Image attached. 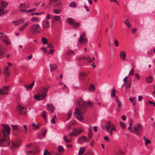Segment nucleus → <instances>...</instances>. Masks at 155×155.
Listing matches in <instances>:
<instances>
[{"mask_svg": "<svg viewBox=\"0 0 155 155\" xmlns=\"http://www.w3.org/2000/svg\"><path fill=\"white\" fill-rule=\"evenodd\" d=\"M120 124L121 127H122L123 129H124L125 128V124L124 122H120Z\"/></svg>", "mask_w": 155, "mask_h": 155, "instance_id": "50", "label": "nucleus"}, {"mask_svg": "<svg viewBox=\"0 0 155 155\" xmlns=\"http://www.w3.org/2000/svg\"><path fill=\"white\" fill-rule=\"evenodd\" d=\"M78 129L79 132H78V133L77 134H79L83 132L84 131L83 128L82 127H81L79 128H78Z\"/></svg>", "mask_w": 155, "mask_h": 155, "instance_id": "46", "label": "nucleus"}, {"mask_svg": "<svg viewBox=\"0 0 155 155\" xmlns=\"http://www.w3.org/2000/svg\"><path fill=\"white\" fill-rule=\"evenodd\" d=\"M88 140V139L85 137L83 136L81 137L78 140V142L81 143L84 142H86Z\"/></svg>", "mask_w": 155, "mask_h": 155, "instance_id": "20", "label": "nucleus"}, {"mask_svg": "<svg viewBox=\"0 0 155 155\" xmlns=\"http://www.w3.org/2000/svg\"><path fill=\"white\" fill-rule=\"evenodd\" d=\"M85 109H84L82 106H80L79 108H76L74 110V112L75 117L80 121L82 120L84 118L82 115L83 110L84 111Z\"/></svg>", "mask_w": 155, "mask_h": 155, "instance_id": "1", "label": "nucleus"}, {"mask_svg": "<svg viewBox=\"0 0 155 155\" xmlns=\"http://www.w3.org/2000/svg\"><path fill=\"white\" fill-rule=\"evenodd\" d=\"M43 154L44 155H51L50 153L46 149L44 150Z\"/></svg>", "mask_w": 155, "mask_h": 155, "instance_id": "45", "label": "nucleus"}, {"mask_svg": "<svg viewBox=\"0 0 155 155\" xmlns=\"http://www.w3.org/2000/svg\"><path fill=\"white\" fill-rule=\"evenodd\" d=\"M2 125L3 127L2 129V135L8 136L10 133V128L9 126L7 124H3Z\"/></svg>", "mask_w": 155, "mask_h": 155, "instance_id": "6", "label": "nucleus"}, {"mask_svg": "<svg viewBox=\"0 0 155 155\" xmlns=\"http://www.w3.org/2000/svg\"><path fill=\"white\" fill-rule=\"evenodd\" d=\"M4 74L7 76H9L10 74V72L9 71V68L7 66L4 69Z\"/></svg>", "mask_w": 155, "mask_h": 155, "instance_id": "24", "label": "nucleus"}, {"mask_svg": "<svg viewBox=\"0 0 155 155\" xmlns=\"http://www.w3.org/2000/svg\"><path fill=\"white\" fill-rule=\"evenodd\" d=\"M41 25L43 30H47L50 26V22L47 19L43 20L41 23Z\"/></svg>", "mask_w": 155, "mask_h": 155, "instance_id": "7", "label": "nucleus"}, {"mask_svg": "<svg viewBox=\"0 0 155 155\" xmlns=\"http://www.w3.org/2000/svg\"><path fill=\"white\" fill-rule=\"evenodd\" d=\"M17 21H13L12 22V23L13 25H14L16 26L18 25V23Z\"/></svg>", "mask_w": 155, "mask_h": 155, "instance_id": "61", "label": "nucleus"}, {"mask_svg": "<svg viewBox=\"0 0 155 155\" xmlns=\"http://www.w3.org/2000/svg\"><path fill=\"white\" fill-rule=\"evenodd\" d=\"M115 99L118 105V107H120L121 106V104L120 101L119 100L117 97L115 98Z\"/></svg>", "mask_w": 155, "mask_h": 155, "instance_id": "37", "label": "nucleus"}, {"mask_svg": "<svg viewBox=\"0 0 155 155\" xmlns=\"http://www.w3.org/2000/svg\"><path fill=\"white\" fill-rule=\"evenodd\" d=\"M78 132V128H73L72 129V132L70 134H69V136H72L73 137H76L79 134H77Z\"/></svg>", "mask_w": 155, "mask_h": 155, "instance_id": "17", "label": "nucleus"}, {"mask_svg": "<svg viewBox=\"0 0 155 155\" xmlns=\"http://www.w3.org/2000/svg\"><path fill=\"white\" fill-rule=\"evenodd\" d=\"M36 8H34L32 9L27 10H22V11H23V12H34L36 10Z\"/></svg>", "mask_w": 155, "mask_h": 155, "instance_id": "33", "label": "nucleus"}, {"mask_svg": "<svg viewBox=\"0 0 155 155\" xmlns=\"http://www.w3.org/2000/svg\"><path fill=\"white\" fill-rule=\"evenodd\" d=\"M53 12L56 14H60L61 12V10L60 9H54L53 10Z\"/></svg>", "mask_w": 155, "mask_h": 155, "instance_id": "38", "label": "nucleus"}, {"mask_svg": "<svg viewBox=\"0 0 155 155\" xmlns=\"http://www.w3.org/2000/svg\"><path fill=\"white\" fill-rule=\"evenodd\" d=\"M81 25L80 23H77L73 25V27L74 28H76L80 26Z\"/></svg>", "mask_w": 155, "mask_h": 155, "instance_id": "48", "label": "nucleus"}, {"mask_svg": "<svg viewBox=\"0 0 155 155\" xmlns=\"http://www.w3.org/2000/svg\"><path fill=\"white\" fill-rule=\"evenodd\" d=\"M145 144L146 145H148L149 143H151V141L149 139H146L145 140Z\"/></svg>", "mask_w": 155, "mask_h": 155, "instance_id": "56", "label": "nucleus"}, {"mask_svg": "<svg viewBox=\"0 0 155 155\" xmlns=\"http://www.w3.org/2000/svg\"><path fill=\"white\" fill-rule=\"evenodd\" d=\"M25 21V20L23 19H21L17 20L18 25L22 24Z\"/></svg>", "mask_w": 155, "mask_h": 155, "instance_id": "42", "label": "nucleus"}, {"mask_svg": "<svg viewBox=\"0 0 155 155\" xmlns=\"http://www.w3.org/2000/svg\"><path fill=\"white\" fill-rule=\"evenodd\" d=\"M85 148L84 147H81L80 148L79 151V155H82L84 152Z\"/></svg>", "mask_w": 155, "mask_h": 155, "instance_id": "28", "label": "nucleus"}, {"mask_svg": "<svg viewBox=\"0 0 155 155\" xmlns=\"http://www.w3.org/2000/svg\"><path fill=\"white\" fill-rule=\"evenodd\" d=\"M57 152H55L53 153L54 155H61L64 152V149L62 146H58L57 148Z\"/></svg>", "mask_w": 155, "mask_h": 155, "instance_id": "12", "label": "nucleus"}, {"mask_svg": "<svg viewBox=\"0 0 155 155\" xmlns=\"http://www.w3.org/2000/svg\"><path fill=\"white\" fill-rule=\"evenodd\" d=\"M79 104L80 106H82L84 109H85V107L87 105L90 106V107H92L94 106V103L89 101L86 102L82 99H81L79 102Z\"/></svg>", "mask_w": 155, "mask_h": 155, "instance_id": "9", "label": "nucleus"}, {"mask_svg": "<svg viewBox=\"0 0 155 155\" xmlns=\"http://www.w3.org/2000/svg\"><path fill=\"white\" fill-rule=\"evenodd\" d=\"M89 89L90 91H94L95 90V87L93 84H91L90 85Z\"/></svg>", "mask_w": 155, "mask_h": 155, "instance_id": "34", "label": "nucleus"}, {"mask_svg": "<svg viewBox=\"0 0 155 155\" xmlns=\"http://www.w3.org/2000/svg\"><path fill=\"white\" fill-rule=\"evenodd\" d=\"M41 115L46 120V117H47L46 115V112L45 111H43L41 114Z\"/></svg>", "mask_w": 155, "mask_h": 155, "instance_id": "39", "label": "nucleus"}, {"mask_svg": "<svg viewBox=\"0 0 155 155\" xmlns=\"http://www.w3.org/2000/svg\"><path fill=\"white\" fill-rule=\"evenodd\" d=\"M40 28L38 24H33L30 27L29 31L33 34L39 33L41 32Z\"/></svg>", "mask_w": 155, "mask_h": 155, "instance_id": "3", "label": "nucleus"}, {"mask_svg": "<svg viewBox=\"0 0 155 155\" xmlns=\"http://www.w3.org/2000/svg\"><path fill=\"white\" fill-rule=\"evenodd\" d=\"M64 140L66 143H69L71 142V140L67 139V137L65 136H64Z\"/></svg>", "mask_w": 155, "mask_h": 155, "instance_id": "47", "label": "nucleus"}, {"mask_svg": "<svg viewBox=\"0 0 155 155\" xmlns=\"http://www.w3.org/2000/svg\"><path fill=\"white\" fill-rule=\"evenodd\" d=\"M61 2H54L53 4V6L54 7L58 8L61 5Z\"/></svg>", "mask_w": 155, "mask_h": 155, "instance_id": "32", "label": "nucleus"}, {"mask_svg": "<svg viewBox=\"0 0 155 155\" xmlns=\"http://www.w3.org/2000/svg\"><path fill=\"white\" fill-rule=\"evenodd\" d=\"M30 6V5L28 3H21L19 5V8L20 9V11L21 12H23L22 10H26L25 8H28Z\"/></svg>", "mask_w": 155, "mask_h": 155, "instance_id": "13", "label": "nucleus"}, {"mask_svg": "<svg viewBox=\"0 0 155 155\" xmlns=\"http://www.w3.org/2000/svg\"><path fill=\"white\" fill-rule=\"evenodd\" d=\"M46 107L47 109L51 111V113H53L54 110V108L53 105L51 104H47Z\"/></svg>", "mask_w": 155, "mask_h": 155, "instance_id": "21", "label": "nucleus"}, {"mask_svg": "<svg viewBox=\"0 0 155 155\" xmlns=\"http://www.w3.org/2000/svg\"><path fill=\"white\" fill-rule=\"evenodd\" d=\"M114 44L115 45L116 47H118L119 45V43L118 41H117L116 39H114Z\"/></svg>", "mask_w": 155, "mask_h": 155, "instance_id": "54", "label": "nucleus"}, {"mask_svg": "<svg viewBox=\"0 0 155 155\" xmlns=\"http://www.w3.org/2000/svg\"><path fill=\"white\" fill-rule=\"evenodd\" d=\"M54 19L55 21H58L60 20V17L59 15L54 16Z\"/></svg>", "mask_w": 155, "mask_h": 155, "instance_id": "43", "label": "nucleus"}, {"mask_svg": "<svg viewBox=\"0 0 155 155\" xmlns=\"http://www.w3.org/2000/svg\"><path fill=\"white\" fill-rule=\"evenodd\" d=\"M105 128L110 136H112L113 135V131L116 130L115 127L110 121H107L106 123Z\"/></svg>", "mask_w": 155, "mask_h": 155, "instance_id": "4", "label": "nucleus"}, {"mask_svg": "<svg viewBox=\"0 0 155 155\" xmlns=\"http://www.w3.org/2000/svg\"><path fill=\"white\" fill-rule=\"evenodd\" d=\"M12 145H20L21 144V141L19 140H18L15 141H12Z\"/></svg>", "mask_w": 155, "mask_h": 155, "instance_id": "22", "label": "nucleus"}, {"mask_svg": "<svg viewBox=\"0 0 155 155\" xmlns=\"http://www.w3.org/2000/svg\"><path fill=\"white\" fill-rule=\"evenodd\" d=\"M117 155H125L124 153L121 150L119 151L117 153Z\"/></svg>", "mask_w": 155, "mask_h": 155, "instance_id": "53", "label": "nucleus"}, {"mask_svg": "<svg viewBox=\"0 0 155 155\" xmlns=\"http://www.w3.org/2000/svg\"><path fill=\"white\" fill-rule=\"evenodd\" d=\"M129 123L130 125V127H132L133 123V121L132 119H130L129 120Z\"/></svg>", "mask_w": 155, "mask_h": 155, "instance_id": "58", "label": "nucleus"}, {"mask_svg": "<svg viewBox=\"0 0 155 155\" xmlns=\"http://www.w3.org/2000/svg\"><path fill=\"white\" fill-rule=\"evenodd\" d=\"M72 113V111L71 110H70L68 113V117L67 119H68L69 118H70L71 116V114Z\"/></svg>", "mask_w": 155, "mask_h": 155, "instance_id": "63", "label": "nucleus"}, {"mask_svg": "<svg viewBox=\"0 0 155 155\" xmlns=\"http://www.w3.org/2000/svg\"><path fill=\"white\" fill-rule=\"evenodd\" d=\"M39 148L37 146H36L33 148V150H30L28 152L26 151V153L27 154H28V153H30L35 154L39 152Z\"/></svg>", "mask_w": 155, "mask_h": 155, "instance_id": "15", "label": "nucleus"}, {"mask_svg": "<svg viewBox=\"0 0 155 155\" xmlns=\"http://www.w3.org/2000/svg\"><path fill=\"white\" fill-rule=\"evenodd\" d=\"M135 100V97H131L129 98V100L131 101V103H132Z\"/></svg>", "mask_w": 155, "mask_h": 155, "instance_id": "62", "label": "nucleus"}, {"mask_svg": "<svg viewBox=\"0 0 155 155\" xmlns=\"http://www.w3.org/2000/svg\"><path fill=\"white\" fill-rule=\"evenodd\" d=\"M41 41L44 45H45L47 43V39L45 37L42 38Z\"/></svg>", "mask_w": 155, "mask_h": 155, "instance_id": "36", "label": "nucleus"}, {"mask_svg": "<svg viewBox=\"0 0 155 155\" xmlns=\"http://www.w3.org/2000/svg\"><path fill=\"white\" fill-rule=\"evenodd\" d=\"M146 81L147 83H151L153 81V78L151 76H149V77L146 78Z\"/></svg>", "mask_w": 155, "mask_h": 155, "instance_id": "29", "label": "nucleus"}, {"mask_svg": "<svg viewBox=\"0 0 155 155\" xmlns=\"http://www.w3.org/2000/svg\"><path fill=\"white\" fill-rule=\"evenodd\" d=\"M44 12H40V13H31V15H40L42 14H43Z\"/></svg>", "mask_w": 155, "mask_h": 155, "instance_id": "52", "label": "nucleus"}, {"mask_svg": "<svg viewBox=\"0 0 155 155\" xmlns=\"http://www.w3.org/2000/svg\"><path fill=\"white\" fill-rule=\"evenodd\" d=\"M124 23L127 26L128 28H130L131 26V24L129 23V21L128 19H126L124 21Z\"/></svg>", "mask_w": 155, "mask_h": 155, "instance_id": "30", "label": "nucleus"}, {"mask_svg": "<svg viewBox=\"0 0 155 155\" xmlns=\"http://www.w3.org/2000/svg\"><path fill=\"white\" fill-rule=\"evenodd\" d=\"M29 21H27L25 23L24 25H22L20 28H19V30L20 31H22L24 30L25 28L28 26L29 24Z\"/></svg>", "mask_w": 155, "mask_h": 155, "instance_id": "23", "label": "nucleus"}, {"mask_svg": "<svg viewBox=\"0 0 155 155\" xmlns=\"http://www.w3.org/2000/svg\"><path fill=\"white\" fill-rule=\"evenodd\" d=\"M48 91L47 88L43 87L41 89V91L38 95H36L34 97L35 99L37 100H41L44 99L47 95Z\"/></svg>", "mask_w": 155, "mask_h": 155, "instance_id": "2", "label": "nucleus"}, {"mask_svg": "<svg viewBox=\"0 0 155 155\" xmlns=\"http://www.w3.org/2000/svg\"><path fill=\"white\" fill-rule=\"evenodd\" d=\"M9 87H8L4 86L3 87L0 89V94L2 95H5L7 94Z\"/></svg>", "mask_w": 155, "mask_h": 155, "instance_id": "11", "label": "nucleus"}, {"mask_svg": "<svg viewBox=\"0 0 155 155\" xmlns=\"http://www.w3.org/2000/svg\"><path fill=\"white\" fill-rule=\"evenodd\" d=\"M87 39L83 38L82 35H81L78 40V42L79 43L85 44L87 43Z\"/></svg>", "mask_w": 155, "mask_h": 155, "instance_id": "16", "label": "nucleus"}, {"mask_svg": "<svg viewBox=\"0 0 155 155\" xmlns=\"http://www.w3.org/2000/svg\"><path fill=\"white\" fill-rule=\"evenodd\" d=\"M40 125V124H38L37 125H36L35 123H32V126L34 127H35V129H37V128H38L39 127V126Z\"/></svg>", "mask_w": 155, "mask_h": 155, "instance_id": "51", "label": "nucleus"}, {"mask_svg": "<svg viewBox=\"0 0 155 155\" xmlns=\"http://www.w3.org/2000/svg\"><path fill=\"white\" fill-rule=\"evenodd\" d=\"M0 38L2 40V41L6 45H10L11 44V42L10 40L3 35H1L0 36Z\"/></svg>", "mask_w": 155, "mask_h": 155, "instance_id": "14", "label": "nucleus"}, {"mask_svg": "<svg viewBox=\"0 0 155 155\" xmlns=\"http://www.w3.org/2000/svg\"><path fill=\"white\" fill-rule=\"evenodd\" d=\"M39 20V18L36 17H33L31 19V20L32 21L35 22H37Z\"/></svg>", "mask_w": 155, "mask_h": 155, "instance_id": "40", "label": "nucleus"}, {"mask_svg": "<svg viewBox=\"0 0 155 155\" xmlns=\"http://www.w3.org/2000/svg\"><path fill=\"white\" fill-rule=\"evenodd\" d=\"M17 109L19 112V113L21 114H25L26 112L24 111V110L25 109V108L22 107L20 105H19L17 107Z\"/></svg>", "mask_w": 155, "mask_h": 155, "instance_id": "18", "label": "nucleus"}, {"mask_svg": "<svg viewBox=\"0 0 155 155\" xmlns=\"http://www.w3.org/2000/svg\"><path fill=\"white\" fill-rule=\"evenodd\" d=\"M10 143V139L8 136L3 135L0 136V145H7Z\"/></svg>", "mask_w": 155, "mask_h": 155, "instance_id": "5", "label": "nucleus"}, {"mask_svg": "<svg viewBox=\"0 0 155 155\" xmlns=\"http://www.w3.org/2000/svg\"><path fill=\"white\" fill-rule=\"evenodd\" d=\"M120 59L122 61H124L126 59V52L124 51H121L120 52Z\"/></svg>", "mask_w": 155, "mask_h": 155, "instance_id": "19", "label": "nucleus"}, {"mask_svg": "<svg viewBox=\"0 0 155 155\" xmlns=\"http://www.w3.org/2000/svg\"><path fill=\"white\" fill-rule=\"evenodd\" d=\"M134 68H132L130 71L129 74L130 76H132L134 74Z\"/></svg>", "mask_w": 155, "mask_h": 155, "instance_id": "44", "label": "nucleus"}, {"mask_svg": "<svg viewBox=\"0 0 155 155\" xmlns=\"http://www.w3.org/2000/svg\"><path fill=\"white\" fill-rule=\"evenodd\" d=\"M129 84H127L126 86V88L127 89L128 88H129L131 86V81H130L129 82Z\"/></svg>", "mask_w": 155, "mask_h": 155, "instance_id": "60", "label": "nucleus"}, {"mask_svg": "<svg viewBox=\"0 0 155 155\" xmlns=\"http://www.w3.org/2000/svg\"><path fill=\"white\" fill-rule=\"evenodd\" d=\"M67 21L68 23L71 25H73L75 21L72 18H68L67 19Z\"/></svg>", "mask_w": 155, "mask_h": 155, "instance_id": "26", "label": "nucleus"}, {"mask_svg": "<svg viewBox=\"0 0 155 155\" xmlns=\"http://www.w3.org/2000/svg\"><path fill=\"white\" fill-rule=\"evenodd\" d=\"M34 81L31 84L28 85H25V87L26 88L27 90L28 91L29 89L31 90L33 87V86L34 85Z\"/></svg>", "mask_w": 155, "mask_h": 155, "instance_id": "25", "label": "nucleus"}, {"mask_svg": "<svg viewBox=\"0 0 155 155\" xmlns=\"http://www.w3.org/2000/svg\"><path fill=\"white\" fill-rule=\"evenodd\" d=\"M86 60L89 64L92 63L91 66H92L94 68L96 66L94 65V62L92 61V60L90 58L88 57L87 58Z\"/></svg>", "mask_w": 155, "mask_h": 155, "instance_id": "27", "label": "nucleus"}, {"mask_svg": "<svg viewBox=\"0 0 155 155\" xmlns=\"http://www.w3.org/2000/svg\"><path fill=\"white\" fill-rule=\"evenodd\" d=\"M86 58L85 56H80L79 58H78V60H81V61H83L85 59H86Z\"/></svg>", "mask_w": 155, "mask_h": 155, "instance_id": "49", "label": "nucleus"}, {"mask_svg": "<svg viewBox=\"0 0 155 155\" xmlns=\"http://www.w3.org/2000/svg\"><path fill=\"white\" fill-rule=\"evenodd\" d=\"M136 126L134 127V131H133L132 132L134 133L137 135H139V133L142 130L143 127L139 123L137 124Z\"/></svg>", "mask_w": 155, "mask_h": 155, "instance_id": "8", "label": "nucleus"}, {"mask_svg": "<svg viewBox=\"0 0 155 155\" xmlns=\"http://www.w3.org/2000/svg\"><path fill=\"white\" fill-rule=\"evenodd\" d=\"M93 135L92 132H89L88 134V137H89V140H90L92 137Z\"/></svg>", "mask_w": 155, "mask_h": 155, "instance_id": "55", "label": "nucleus"}, {"mask_svg": "<svg viewBox=\"0 0 155 155\" xmlns=\"http://www.w3.org/2000/svg\"><path fill=\"white\" fill-rule=\"evenodd\" d=\"M73 51L69 50L67 52V54L68 55H70L71 54H73Z\"/></svg>", "mask_w": 155, "mask_h": 155, "instance_id": "64", "label": "nucleus"}, {"mask_svg": "<svg viewBox=\"0 0 155 155\" xmlns=\"http://www.w3.org/2000/svg\"><path fill=\"white\" fill-rule=\"evenodd\" d=\"M58 0H50L49 2V4L50 5H51L53 3V2H57Z\"/></svg>", "mask_w": 155, "mask_h": 155, "instance_id": "59", "label": "nucleus"}, {"mask_svg": "<svg viewBox=\"0 0 155 155\" xmlns=\"http://www.w3.org/2000/svg\"><path fill=\"white\" fill-rule=\"evenodd\" d=\"M69 5L71 7L74 8L76 6V3L75 2H72L70 3Z\"/></svg>", "mask_w": 155, "mask_h": 155, "instance_id": "35", "label": "nucleus"}, {"mask_svg": "<svg viewBox=\"0 0 155 155\" xmlns=\"http://www.w3.org/2000/svg\"><path fill=\"white\" fill-rule=\"evenodd\" d=\"M57 65L54 64L50 65V70L51 71H53L57 68Z\"/></svg>", "mask_w": 155, "mask_h": 155, "instance_id": "31", "label": "nucleus"}, {"mask_svg": "<svg viewBox=\"0 0 155 155\" xmlns=\"http://www.w3.org/2000/svg\"><path fill=\"white\" fill-rule=\"evenodd\" d=\"M87 75L86 74L85 72H81L80 73V77H85Z\"/></svg>", "mask_w": 155, "mask_h": 155, "instance_id": "57", "label": "nucleus"}, {"mask_svg": "<svg viewBox=\"0 0 155 155\" xmlns=\"http://www.w3.org/2000/svg\"><path fill=\"white\" fill-rule=\"evenodd\" d=\"M8 5L7 2L3 1H1L0 2V16L3 15L4 13V9Z\"/></svg>", "mask_w": 155, "mask_h": 155, "instance_id": "10", "label": "nucleus"}, {"mask_svg": "<svg viewBox=\"0 0 155 155\" xmlns=\"http://www.w3.org/2000/svg\"><path fill=\"white\" fill-rule=\"evenodd\" d=\"M112 91H113L112 92H111V97H114L116 96V94L115 93V92L116 90H115V89H114V88L112 89Z\"/></svg>", "mask_w": 155, "mask_h": 155, "instance_id": "41", "label": "nucleus"}]
</instances>
